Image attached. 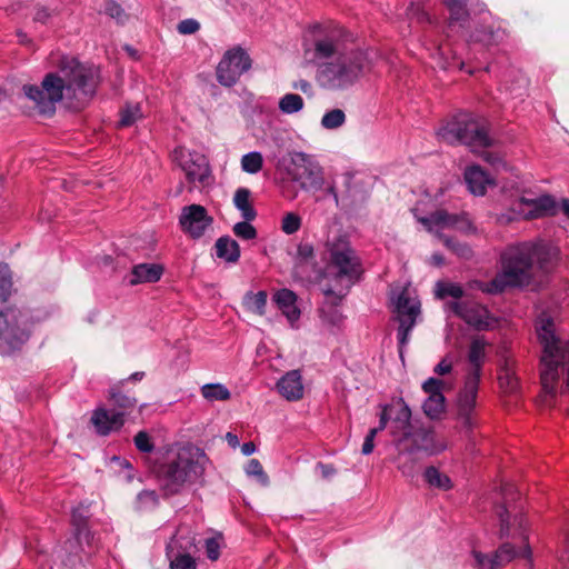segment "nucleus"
<instances>
[{
    "mask_svg": "<svg viewBox=\"0 0 569 569\" xmlns=\"http://www.w3.org/2000/svg\"><path fill=\"white\" fill-rule=\"evenodd\" d=\"M352 41V34L332 21L307 28L302 40L303 57L317 67L315 81L319 88L329 91L348 89L371 69L368 51L350 48Z\"/></svg>",
    "mask_w": 569,
    "mask_h": 569,
    "instance_id": "obj_1",
    "label": "nucleus"
},
{
    "mask_svg": "<svg viewBox=\"0 0 569 569\" xmlns=\"http://www.w3.org/2000/svg\"><path fill=\"white\" fill-rule=\"evenodd\" d=\"M100 83V71L72 57H63L56 71L48 72L41 83L24 84L23 97L42 116H52L57 103L81 110L93 99Z\"/></svg>",
    "mask_w": 569,
    "mask_h": 569,
    "instance_id": "obj_2",
    "label": "nucleus"
},
{
    "mask_svg": "<svg viewBox=\"0 0 569 569\" xmlns=\"http://www.w3.org/2000/svg\"><path fill=\"white\" fill-rule=\"evenodd\" d=\"M556 252L542 241L519 242L508 246L501 253L499 272L483 291L497 293L507 287H522L529 283L535 264L547 270Z\"/></svg>",
    "mask_w": 569,
    "mask_h": 569,
    "instance_id": "obj_3",
    "label": "nucleus"
},
{
    "mask_svg": "<svg viewBox=\"0 0 569 569\" xmlns=\"http://www.w3.org/2000/svg\"><path fill=\"white\" fill-rule=\"evenodd\" d=\"M536 332L542 347L540 359L542 390L551 397L569 395V339L558 338L556 325L546 313L537 318Z\"/></svg>",
    "mask_w": 569,
    "mask_h": 569,
    "instance_id": "obj_4",
    "label": "nucleus"
},
{
    "mask_svg": "<svg viewBox=\"0 0 569 569\" xmlns=\"http://www.w3.org/2000/svg\"><path fill=\"white\" fill-rule=\"evenodd\" d=\"M325 247L329 257L328 270L335 269L336 272L321 274L319 286L328 301L338 302L359 279L362 272L361 259L345 232L329 236Z\"/></svg>",
    "mask_w": 569,
    "mask_h": 569,
    "instance_id": "obj_5",
    "label": "nucleus"
},
{
    "mask_svg": "<svg viewBox=\"0 0 569 569\" xmlns=\"http://www.w3.org/2000/svg\"><path fill=\"white\" fill-rule=\"evenodd\" d=\"M209 458L194 446L180 447L159 469V479L169 495H177L186 486L202 483Z\"/></svg>",
    "mask_w": 569,
    "mask_h": 569,
    "instance_id": "obj_6",
    "label": "nucleus"
},
{
    "mask_svg": "<svg viewBox=\"0 0 569 569\" xmlns=\"http://www.w3.org/2000/svg\"><path fill=\"white\" fill-rule=\"evenodd\" d=\"M437 136L439 140L448 144H466L473 153H478L493 167L506 166L498 154L485 150L492 143L488 134V127L483 120L471 113L460 112L456 114L438 129Z\"/></svg>",
    "mask_w": 569,
    "mask_h": 569,
    "instance_id": "obj_7",
    "label": "nucleus"
},
{
    "mask_svg": "<svg viewBox=\"0 0 569 569\" xmlns=\"http://www.w3.org/2000/svg\"><path fill=\"white\" fill-rule=\"evenodd\" d=\"M488 345L483 337H475L468 348L467 359L470 370L457 397L458 419L467 431H471L478 425L475 408Z\"/></svg>",
    "mask_w": 569,
    "mask_h": 569,
    "instance_id": "obj_8",
    "label": "nucleus"
},
{
    "mask_svg": "<svg viewBox=\"0 0 569 569\" xmlns=\"http://www.w3.org/2000/svg\"><path fill=\"white\" fill-rule=\"evenodd\" d=\"M30 337V321L16 307L0 310V353L11 355L19 350Z\"/></svg>",
    "mask_w": 569,
    "mask_h": 569,
    "instance_id": "obj_9",
    "label": "nucleus"
},
{
    "mask_svg": "<svg viewBox=\"0 0 569 569\" xmlns=\"http://www.w3.org/2000/svg\"><path fill=\"white\" fill-rule=\"evenodd\" d=\"M277 168L303 190H320L323 186L321 167L305 152L291 153L288 159L280 160Z\"/></svg>",
    "mask_w": 569,
    "mask_h": 569,
    "instance_id": "obj_10",
    "label": "nucleus"
},
{
    "mask_svg": "<svg viewBox=\"0 0 569 569\" xmlns=\"http://www.w3.org/2000/svg\"><path fill=\"white\" fill-rule=\"evenodd\" d=\"M417 219L429 232L437 237H442L445 230H456L465 234L477 233V228L466 212L449 213L446 210H438L428 217H418Z\"/></svg>",
    "mask_w": 569,
    "mask_h": 569,
    "instance_id": "obj_11",
    "label": "nucleus"
},
{
    "mask_svg": "<svg viewBox=\"0 0 569 569\" xmlns=\"http://www.w3.org/2000/svg\"><path fill=\"white\" fill-rule=\"evenodd\" d=\"M251 68V59L241 47L226 51L217 66L216 76L220 84L232 87Z\"/></svg>",
    "mask_w": 569,
    "mask_h": 569,
    "instance_id": "obj_12",
    "label": "nucleus"
},
{
    "mask_svg": "<svg viewBox=\"0 0 569 569\" xmlns=\"http://www.w3.org/2000/svg\"><path fill=\"white\" fill-rule=\"evenodd\" d=\"M173 159L184 172L189 183H203L210 176L209 161L200 152L178 147L173 151Z\"/></svg>",
    "mask_w": 569,
    "mask_h": 569,
    "instance_id": "obj_13",
    "label": "nucleus"
},
{
    "mask_svg": "<svg viewBox=\"0 0 569 569\" xmlns=\"http://www.w3.org/2000/svg\"><path fill=\"white\" fill-rule=\"evenodd\" d=\"M449 307L467 325L480 331L493 329L498 322L485 306L475 301H453Z\"/></svg>",
    "mask_w": 569,
    "mask_h": 569,
    "instance_id": "obj_14",
    "label": "nucleus"
},
{
    "mask_svg": "<svg viewBox=\"0 0 569 569\" xmlns=\"http://www.w3.org/2000/svg\"><path fill=\"white\" fill-rule=\"evenodd\" d=\"M196 547L193 538L174 535L166 546V557L170 569H197L191 550Z\"/></svg>",
    "mask_w": 569,
    "mask_h": 569,
    "instance_id": "obj_15",
    "label": "nucleus"
},
{
    "mask_svg": "<svg viewBox=\"0 0 569 569\" xmlns=\"http://www.w3.org/2000/svg\"><path fill=\"white\" fill-rule=\"evenodd\" d=\"M213 219L201 204L186 206L181 210L179 224L181 230L192 239L201 238Z\"/></svg>",
    "mask_w": 569,
    "mask_h": 569,
    "instance_id": "obj_16",
    "label": "nucleus"
},
{
    "mask_svg": "<svg viewBox=\"0 0 569 569\" xmlns=\"http://www.w3.org/2000/svg\"><path fill=\"white\" fill-rule=\"evenodd\" d=\"M126 421L124 411L108 409L104 405L97 406L90 417V422L99 436H109L119 431Z\"/></svg>",
    "mask_w": 569,
    "mask_h": 569,
    "instance_id": "obj_17",
    "label": "nucleus"
},
{
    "mask_svg": "<svg viewBox=\"0 0 569 569\" xmlns=\"http://www.w3.org/2000/svg\"><path fill=\"white\" fill-rule=\"evenodd\" d=\"M278 392L288 401H298L302 399L305 387L300 370H291L286 372L277 381Z\"/></svg>",
    "mask_w": 569,
    "mask_h": 569,
    "instance_id": "obj_18",
    "label": "nucleus"
},
{
    "mask_svg": "<svg viewBox=\"0 0 569 569\" xmlns=\"http://www.w3.org/2000/svg\"><path fill=\"white\" fill-rule=\"evenodd\" d=\"M392 302L398 321H401V319H417L420 312V302L408 288H403L398 295H393Z\"/></svg>",
    "mask_w": 569,
    "mask_h": 569,
    "instance_id": "obj_19",
    "label": "nucleus"
},
{
    "mask_svg": "<svg viewBox=\"0 0 569 569\" xmlns=\"http://www.w3.org/2000/svg\"><path fill=\"white\" fill-rule=\"evenodd\" d=\"M463 178L469 191L475 196H483L487 188L495 184V180L477 164L467 167Z\"/></svg>",
    "mask_w": 569,
    "mask_h": 569,
    "instance_id": "obj_20",
    "label": "nucleus"
},
{
    "mask_svg": "<svg viewBox=\"0 0 569 569\" xmlns=\"http://www.w3.org/2000/svg\"><path fill=\"white\" fill-rule=\"evenodd\" d=\"M273 301L288 319L291 327H295L301 315L297 306V295L289 289H280L273 295Z\"/></svg>",
    "mask_w": 569,
    "mask_h": 569,
    "instance_id": "obj_21",
    "label": "nucleus"
},
{
    "mask_svg": "<svg viewBox=\"0 0 569 569\" xmlns=\"http://www.w3.org/2000/svg\"><path fill=\"white\" fill-rule=\"evenodd\" d=\"M127 380H121L109 388L108 399L117 411H124V416L128 411L134 409L137 406V399L130 391H124V383Z\"/></svg>",
    "mask_w": 569,
    "mask_h": 569,
    "instance_id": "obj_22",
    "label": "nucleus"
},
{
    "mask_svg": "<svg viewBox=\"0 0 569 569\" xmlns=\"http://www.w3.org/2000/svg\"><path fill=\"white\" fill-rule=\"evenodd\" d=\"M416 438L419 442V452L423 451L430 456L443 452L448 448V442L445 438L439 437L431 429H417Z\"/></svg>",
    "mask_w": 569,
    "mask_h": 569,
    "instance_id": "obj_23",
    "label": "nucleus"
},
{
    "mask_svg": "<svg viewBox=\"0 0 569 569\" xmlns=\"http://www.w3.org/2000/svg\"><path fill=\"white\" fill-rule=\"evenodd\" d=\"M163 274V268L157 263H140L132 268L129 283L136 286L146 282H157Z\"/></svg>",
    "mask_w": 569,
    "mask_h": 569,
    "instance_id": "obj_24",
    "label": "nucleus"
},
{
    "mask_svg": "<svg viewBox=\"0 0 569 569\" xmlns=\"http://www.w3.org/2000/svg\"><path fill=\"white\" fill-rule=\"evenodd\" d=\"M399 405V409L390 425V433L395 441L400 437H405L412 429L410 408L402 400Z\"/></svg>",
    "mask_w": 569,
    "mask_h": 569,
    "instance_id": "obj_25",
    "label": "nucleus"
},
{
    "mask_svg": "<svg viewBox=\"0 0 569 569\" xmlns=\"http://www.w3.org/2000/svg\"><path fill=\"white\" fill-rule=\"evenodd\" d=\"M493 556L497 559L496 563H498L499 568H500V567L506 566L510 561H512L516 557H522V558L527 559L529 562H531L532 551H531V548L528 546V543H526L525 547L520 551H517L511 543L506 542V543H502L496 550Z\"/></svg>",
    "mask_w": 569,
    "mask_h": 569,
    "instance_id": "obj_26",
    "label": "nucleus"
},
{
    "mask_svg": "<svg viewBox=\"0 0 569 569\" xmlns=\"http://www.w3.org/2000/svg\"><path fill=\"white\" fill-rule=\"evenodd\" d=\"M216 254L228 263H236L240 259L238 242L228 236L220 237L214 244Z\"/></svg>",
    "mask_w": 569,
    "mask_h": 569,
    "instance_id": "obj_27",
    "label": "nucleus"
},
{
    "mask_svg": "<svg viewBox=\"0 0 569 569\" xmlns=\"http://www.w3.org/2000/svg\"><path fill=\"white\" fill-rule=\"evenodd\" d=\"M233 204L240 212L242 219L253 221L257 218V210L252 204L249 189L238 188L233 196Z\"/></svg>",
    "mask_w": 569,
    "mask_h": 569,
    "instance_id": "obj_28",
    "label": "nucleus"
},
{
    "mask_svg": "<svg viewBox=\"0 0 569 569\" xmlns=\"http://www.w3.org/2000/svg\"><path fill=\"white\" fill-rule=\"evenodd\" d=\"M526 203L531 207L529 212L525 214L528 219L555 214L557 210V204L550 196H541L537 199L526 201Z\"/></svg>",
    "mask_w": 569,
    "mask_h": 569,
    "instance_id": "obj_29",
    "label": "nucleus"
},
{
    "mask_svg": "<svg viewBox=\"0 0 569 569\" xmlns=\"http://www.w3.org/2000/svg\"><path fill=\"white\" fill-rule=\"evenodd\" d=\"M500 388L507 393H515L518 389V378L513 371V361L511 359H505L503 365L500 368L499 373Z\"/></svg>",
    "mask_w": 569,
    "mask_h": 569,
    "instance_id": "obj_30",
    "label": "nucleus"
},
{
    "mask_svg": "<svg viewBox=\"0 0 569 569\" xmlns=\"http://www.w3.org/2000/svg\"><path fill=\"white\" fill-rule=\"evenodd\" d=\"M201 396L209 402L227 401L231 398L230 390L222 383H206L200 388Z\"/></svg>",
    "mask_w": 569,
    "mask_h": 569,
    "instance_id": "obj_31",
    "label": "nucleus"
},
{
    "mask_svg": "<svg viewBox=\"0 0 569 569\" xmlns=\"http://www.w3.org/2000/svg\"><path fill=\"white\" fill-rule=\"evenodd\" d=\"M343 299L339 300L338 302H331L328 301L327 297L325 296V301L322 307L320 308V316L322 320L331 326H340L343 321V315L341 311L337 308Z\"/></svg>",
    "mask_w": 569,
    "mask_h": 569,
    "instance_id": "obj_32",
    "label": "nucleus"
},
{
    "mask_svg": "<svg viewBox=\"0 0 569 569\" xmlns=\"http://www.w3.org/2000/svg\"><path fill=\"white\" fill-rule=\"evenodd\" d=\"M423 477L427 483L433 488L441 490H449L452 488L451 479L447 475L440 472L436 467H428L423 472Z\"/></svg>",
    "mask_w": 569,
    "mask_h": 569,
    "instance_id": "obj_33",
    "label": "nucleus"
},
{
    "mask_svg": "<svg viewBox=\"0 0 569 569\" xmlns=\"http://www.w3.org/2000/svg\"><path fill=\"white\" fill-rule=\"evenodd\" d=\"M417 429H411L405 437H400L396 440V447L399 452V456L402 455H412L419 452V440L416 438Z\"/></svg>",
    "mask_w": 569,
    "mask_h": 569,
    "instance_id": "obj_34",
    "label": "nucleus"
},
{
    "mask_svg": "<svg viewBox=\"0 0 569 569\" xmlns=\"http://www.w3.org/2000/svg\"><path fill=\"white\" fill-rule=\"evenodd\" d=\"M346 113L342 109L335 108L325 112L321 118V127L327 130H336L346 123Z\"/></svg>",
    "mask_w": 569,
    "mask_h": 569,
    "instance_id": "obj_35",
    "label": "nucleus"
},
{
    "mask_svg": "<svg viewBox=\"0 0 569 569\" xmlns=\"http://www.w3.org/2000/svg\"><path fill=\"white\" fill-rule=\"evenodd\" d=\"M303 99L297 93H286L280 98L278 107L284 114H292L303 109Z\"/></svg>",
    "mask_w": 569,
    "mask_h": 569,
    "instance_id": "obj_36",
    "label": "nucleus"
},
{
    "mask_svg": "<svg viewBox=\"0 0 569 569\" xmlns=\"http://www.w3.org/2000/svg\"><path fill=\"white\" fill-rule=\"evenodd\" d=\"M72 521L73 525L76 526V540L79 543V546L81 548L83 543L89 546L92 536L89 529L87 528L84 517L78 513V509H73L72 511Z\"/></svg>",
    "mask_w": 569,
    "mask_h": 569,
    "instance_id": "obj_37",
    "label": "nucleus"
},
{
    "mask_svg": "<svg viewBox=\"0 0 569 569\" xmlns=\"http://www.w3.org/2000/svg\"><path fill=\"white\" fill-rule=\"evenodd\" d=\"M142 118L139 103H127L120 111L119 127H130Z\"/></svg>",
    "mask_w": 569,
    "mask_h": 569,
    "instance_id": "obj_38",
    "label": "nucleus"
},
{
    "mask_svg": "<svg viewBox=\"0 0 569 569\" xmlns=\"http://www.w3.org/2000/svg\"><path fill=\"white\" fill-rule=\"evenodd\" d=\"M263 166V157L259 151H251L242 156L241 169L250 174L258 173Z\"/></svg>",
    "mask_w": 569,
    "mask_h": 569,
    "instance_id": "obj_39",
    "label": "nucleus"
},
{
    "mask_svg": "<svg viewBox=\"0 0 569 569\" xmlns=\"http://www.w3.org/2000/svg\"><path fill=\"white\" fill-rule=\"evenodd\" d=\"M267 297L266 291L249 292L246 296L244 302L250 311L263 316L266 313Z\"/></svg>",
    "mask_w": 569,
    "mask_h": 569,
    "instance_id": "obj_40",
    "label": "nucleus"
},
{
    "mask_svg": "<svg viewBox=\"0 0 569 569\" xmlns=\"http://www.w3.org/2000/svg\"><path fill=\"white\" fill-rule=\"evenodd\" d=\"M439 238L442 239L445 247L451 250L458 258L470 260L473 257V251L469 244L456 241L446 236Z\"/></svg>",
    "mask_w": 569,
    "mask_h": 569,
    "instance_id": "obj_41",
    "label": "nucleus"
},
{
    "mask_svg": "<svg viewBox=\"0 0 569 569\" xmlns=\"http://www.w3.org/2000/svg\"><path fill=\"white\" fill-rule=\"evenodd\" d=\"M445 396L428 397L423 405V412L431 419L439 418L445 411Z\"/></svg>",
    "mask_w": 569,
    "mask_h": 569,
    "instance_id": "obj_42",
    "label": "nucleus"
},
{
    "mask_svg": "<svg viewBox=\"0 0 569 569\" xmlns=\"http://www.w3.org/2000/svg\"><path fill=\"white\" fill-rule=\"evenodd\" d=\"M435 292H436V296L440 299H443L446 297H452L455 299H459L463 295V290L460 284L453 283V282H446V281H438L436 283Z\"/></svg>",
    "mask_w": 569,
    "mask_h": 569,
    "instance_id": "obj_43",
    "label": "nucleus"
},
{
    "mask_svg": "<svg viewBox=\"0 0 569 569\" xmlns=\"http://www.w3.org/2000/svg\"><path fill=\"white\" fill-rule=\"evenodd\" d=\"M415 325H416L415 319H401V321H399L397 338H398V343H399V353L401 357H402V351L409 341L410 333H411Z\"/></svg>",
    "mask_w": 569,
    "mask_h": 569,
    "instance_id": "obj_44",
    "label": "nucleus"
},
{
    "mask_svg": "<svg viewBox=\"0 0 569 569\" xmlns=\"http://www.w3.org/2000/svg\"><path fill=\"white\" fill-rule=\"evenodd\" d=\"M159 503V497L153 490H143L137 497V509L147 511L154 509Z\"/></svg>",
    "mask_w": 569,
    "mask_h": 569,
    "instance_id": "obj_45",
    "label": "nucleus"
},
{
    "mask_svg": "<svg viewBox=\"0 0 569 569\" xmlns=\"http://www.w3.org/2000/svg\"><path fill=\"white\" fill-rule=\"evenodd\" d=\"M301 226L302 219L296 212H287L281 219V231L288 236L298 232Z\"/></svg>",
    "mask_w": 569,
    "mask_h": 569,
    "instance_id": "obj_46",
    "label": "nucleus"
},
{
    "mask_svg": "<svg viewBox=\"0 0 569 569\" xmlns=\"http://www.w3.org/2000/svg\"><path fill=\"white\" fill-rule=\"evenodd\" d=\"M445 3L450 11L451 23L467 18L466 0H446Z\"/></svg>",
    "mask_w": 569,
    "mask_h": 569,
    "instance_id": "obj_47",
    "label": "nucleus"
},
{
    "mask_svg": "<svg viewBox=\"0 0 569 569\" xmlns=\"http://www.w3.org/2000/svg\"><path fill=\"white\" fill-rule=\"evenodd\" d=\"M12 278L7 263H0V299L7 300L11 293Z\"/></svg>",
    "mask_w": 569,
    "mask_h": 569,
    "instance_id": "obj_48",
    "label": "nucleus"
},
{
    "mask_svg": "<svg viewBox=\"0 0 569 569\" xmlns=\"http://www.w3.org/2000/svg\"><path fill=\"white\" fill-rule=\"evenodd\" d=\"M251 221H247L243 219V221L237 222L232 227L233 234L241 239V240H253L257 238V229L250 223Z\"/></svg>",
    "mask_w": 569,
    "mask_h": 569,
    "instance_id": "obj_49",
    "label": "nucleus"
},
{
    "mask_svg": "<svg viewBox=\"0 0 569 569\" xmlns=\"http://www.w3.org/2000/svg\"><path fill=\"white\" fill-rule=\"evenodd\" d=\"M246 473L249 477H256L262 486H268L269 477L263 470L262 465L258 459H250L246 467Z\"/></svg>",
    "mask_w": 569,
    "mask_h": 569,
    "instance_id": "obj_50",
    "label": "nucleus"
},
{
    "mask_svg": "<svg viewBox=\"0 0 569 569\" xmlns=\"http://www.w3.org/2000/svg\"><path fill=\"white\" fill-rule=\"evenodd\" d=\"M472 556L475 558V562H476L475 567L477 569H498L499 568V565L496 563L497 559L495 558L493 555L488 556L480 551L473 550Z\"/></svg>",
    "mask_w": 569,
    "mask_h": 569,
    "instance_id": "obj_51",
    "label": "nucleus"
},
{
    "mask_svg": "<svg viewBox=\"0 0 569 569\" xmlns=\"http://www.w3.org/2000/svg\"><path fill=\"white\" fill-rule=\"evenodd\" d=\"M104 12L119 23H123L127 14L122 7L113 0H108L104 4Z\"/></svg>",
    "mask_w": 569,
    "mask_h": 569,
    "instance_id": "obj_52",
    "label": "nucleus"
},
{
    "mask_svg": "<svg viewBox=\"0 0 569 569\" xmlns=\"http://www.w3.org/2000/svg\"><path fill=\"white\" fill-rule=\"evenodd\" d=\"M443 381L437 378H428L422 383V390L428 395V397H435V396H443L442 389H443Z\"/></svg>",
    "mask_w": 569,
    "mask_h": 569,
    "instance_id": "obj_53",
    "label": "nucleus"
},
{
    "mask_svg": "<svg viewBox=\"0 0 569 569\" xmlns=\"http://www.w3.org/2000/svg\"><path fill=\"white\" fill-rule=\"evenodd\" d=\"M134 445L141 452H150L153 449V443L150 436L146 431H139L134 436Z\"/></svg>",
    "mask_w": 569,
    "mask_h": 569,
    "instance_id": "obj_54",
    "label": "nucleus"
},
{
    "mask_svg": "<svg viewBox=\"0 0 569 569\" xmlns=\"http://www.w3.org/2000/svg\"><path fill=\"white\" fill-rule=\"evenodd\" d=\"M200 29V23L194 19H184L177 26L180 34H193Z\"/></svg>",
    "mask_w": 569,
    "mask_h": 569,
    "instance_id": "obj_55",
    "label": "nucleus"
},
{
    "mask_svg": "<svg viewBox=\"0 0 569 569\" xmlns=\"http://www.w3.org/2000/svg\"><path fill=\"white\" fill-rule=\"evenodd\" d=\"M446 52H447V46L446 44H441L437 49V56H438V59H439V61H438L439 67L442 68V69H448V68H452V67L457 66L460 69H462L463 63L462 62L449 61L448 58L446 57Z\"/></svg>",
    "mask_w": 569,
    "mask_h": 569,
    "instance_id": "obj_56",
    "label": "nucleus"
},
{
    "mask_svg": "<svg viewBox=\"0 0 569 569\" xmlns=\"http://www.w3.org/2000/svg\"><path fill=\"white\" fill-rule=\"evenodd\" d=\"M207 557L216 561L220 556V543L216 538H209L204 543Z\"/></svg>",
    "mask_w": 569,
    "mask_h": 569,
    "instance_id": "obj_57",
    "label": "nucleus"
},
{
    "mask_svg": "<svg viewBox=\"0 0 569 569\" xmlns=\"http://www.w3.org/2000/svg\"><path fill=\"white\" fill-rule=\"evenodd\" d=\"M453 367L452 360L449 357H445L435 368L433 372L438 376H445L451 372Z\"/></svg>",
    "mask_w": 569,
    "mask_h": 569,
    "instance_id": "obj_58",
    "label": "nucleus"
},
{
    "mask_svg": "<svg viewBox=\"0 0 569 569\" xmlns=\"http://www.w3.org/2000/svg\"><path fill=\"white\" fill-rule=\"evenodd\" d=\"M376 436H377V430H369V432L367 433V436L365 438L362 449H361V452L363 455H370L373 451Z\"/></svg>",
    "mask_w": 569,
    "mask_h": 569,
    "instance_id": "obj_59",
    "label": "nucleus"
},
{
    "mask_svg": "<svg viewBox=\"0 0 569 569\" xmlns=\"http://www.w3.org/2000/svg\"><path fill=\"white\" fill-rule=\"evenodd\" d=\"M297 253L301 259H309L313 257L315 250L310 243H300L298 246Z\"/></svg>",
    "mask_w": 569,
    "mask_h": 569,
    "instance_id": "obj_60",
    "label": "nucleus"
},
{
    "mask_svg": "<svg viewBox=\"0 0 569 569\" xmlns=\"http://www.w3.org/2000/svg\"><path fill=\"white\" fill-rule=\"evenodd\" d=\"M51 16L52 12L49 9L41 7L36 10L33 19L34 21L47 23Z\"/></svg>",
    "mask_w": 569,
    "mask_h": 569,
    "instance_id": "obj_61",
    "label": "nucleus"
},
{
    "mask_svg": "<svg viewBox=\"0 0 569 569\" xmlns=\"http://www.w3.org/2000/svg\"><path fill=\"white\" fill-rule=\"evenodd\" d=\"M389 406H382V411L379 416V426L377 428H372L371 430H377V433L385 430L388 425L389 415H388Z\"/></svg>",
    "mask_w": 569,
    "mask_h": 569,
    "instance_id": "obj_62",
    "label": "nucleus"
},
{
    "mask_svg": "<svg viewBox=\"0 0 569 569\" xmlns=\"http://www.w3.org/2000/svg\"><path fill=\"white\" fill-rule=\"evenodd\" d=\"M499 517H500V522H501L500 533L502 537L508 536L509 535L508 511L505 507L501 508Z\"/></svg>",
    "mask_w": 569,
    "mask_h": 569,
    "instance_id": "obj_63",
    "label": "nucleus"
},
{
    "mask_svg": "<svg viewBox=\"0 0 569 569\" xmlns=\"http://www.w3.org/2000/svg\"><path fill=\"white\" fill-rule=\"evenodd\" d=\"M292 88L296 90H300L303 93H307L310 96L312 94V84L308 80L300 79V80L293 82Z\"/></svg>",
    "mask_w": 569,
    "mask_h": 569,
    "instance_id": "obj_64",
    "label": "nucleus"
}]
</instances>
